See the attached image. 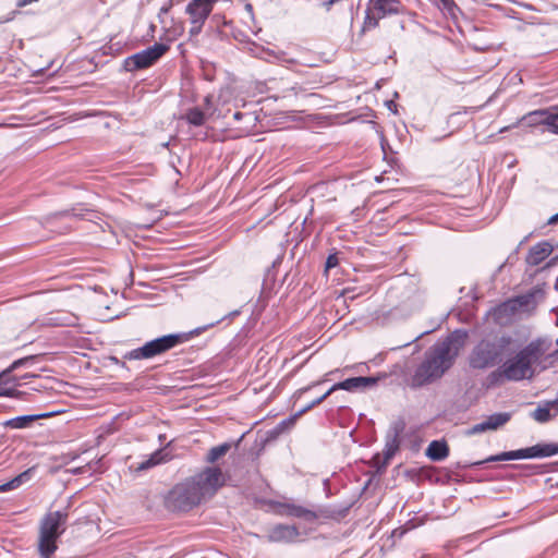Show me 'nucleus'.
I'll return each instance as SVG.
<instances>
[{
  "mask_svg": "<svg viewBox=\"0 0 558 558\" xmlns=\"http://www.w3.org/2000/svg\"><path fill=\"white\" fill-rule=\"evenodd\" d=\"M243 436L236 442H223L218 446L210 448L205 457V461L209 464L217 462L223 456H226L230 449L234 446L238 447L239 442L242 440Z\"/></svg>",
  "mask_w": 558,
  "mask_h": 558,
  "instance_id": "nucleus-21",
  "label": "nucleus"
},
{
  "mask_svg": "<svg viewBox=\"0 0 558 558\" xmlns=\"http://www.w3.org/2000/svg\"><path fill=\"white\" fill-rule=\"evenodd\" d=\"M513 338L510 335L482 339L469 355V365L473 369H486L499 364L509 351Z\"/></svg>",
  "mask_w": 558,
  "mask_h": 558,
  "instance_id": "nucleus-4",
  "label": "nucleus"
},
{
  "mask_svg": "<svg viewBox=\"0 0 558 558\" xmlns=\"http://www.w3.org/2000/svg\"><path fill=\"white\" fill-rule=\"evenodd\" d=\"M211 99H213V96L211 95H207L204 99V105L206 107H209L211 105Z\"/></svg>",
  "mask_w": 558,
  "mask_h": 558,
  "instance_id": "nucleus-43",
  "label": "nucleus"
},
{
  "mask_svg": "<svg viewBox=\"0 0 558 558\" xmlns=\"http://www.w3.org/2000/svg\"><path fill=\"white\" fill-rule=\"evenodd\" d=\"M66 508L48 512L40 521L38 549L43 558H50L57 550V539L64 533Z\"/></svg>",
  "mask_w": 558,
  "mask_h": 558,
  "instance_id": "nucleus-5",
  "label": "nucleus"
},
{
  "mask_svg": "<svg viewBox=\"0 0 558 558\" xmlns=\"http://www.w3.org/2000/svg\"><path fill=\"white\" fill-rule=\"evenodd\" d=\"M405 428V423L403 420L395 421L389 429L388 438L399 440L400 435L403 433Z\"/></svg>",
  "mask_w": 558,
  "mask_h": 558,
  "instance_id": "nucleus-35",
  "label": "nucleus"
},
{
  "mask_svg": "<svg viewBox=\"0 0 558 558\" xmlns=\"http://www.w3.org/2000/svg\"><path fill=\"white\" fill-rule=\"evenodd\" d=\"M195 488H221L225 485L222 471L218 466H206L194 476Z\"/></svg>",
  "mask_w": 558,
  "mask_h": 558,
  "instance_id": "nucleus-11",
  "label": "nucleus"
},
{
  "mask_svg": "<svg viewBox=\"0 0 558 558\" xmlns=\"http://www.w3.org/2000/svg\"><path fill=\"white\" fill-rule=\"evenodd\" d=\"M555 454H558V444H536L532 447L506 451L495 456H490L483 461L473 463V465H482L487 462L546 458Z\"/></svg>",
  "mask_w": 558,
  "mask_h": 558,
  "instance_id": "nucleus-7",
  "label": "nucleus"
},
{
  "mask_svg": "<svg viewBox=\"0 0 558 558\" xmlns=\"http://www.w3.org/2000/svg\"><path fill=\"white\" fill-rule=\"evenodd\" d=\"M301 533L295 525L276 524L269 529L267 538L271 543H293L299 539Z\"/></svg>",
  "mask_w": 558,
  "mask_h": 558,
  "instance_id": "nucleus-12",
  "label": "nucleus"
},
{
  "mask_svg": "<svg viewBox=\"0 0 558 558\" xmlns=\"http://www.w3.org/2000/svg\"><path fill=\"white\" fill-rule=\"evenodd\" d=\"M244 116H245L244 113H242V112H240V111H236V112H234V113H233V119L239 121V120H241Z\"/></svg>",
  "mask_w": 558,
  "mask_h": 558,
  "instance_id": "nucleus-45",
  "label": "nucleus"
},
{
  "mask_svg": "<svg viewBox=\"0 0 558 558\" xmlns=\"http://www.w3.org/2000/svg\"><path fill=\"white\" fill-rule=\"evenodd\" d=\"M191 125L201 126L205 123L206 116L197 107L190 108L183 117Z\"/></svg>",
  "mask_w": 558,
  "mask_h": 558,
  "instance_id": "nucleus-28",
  "label": "nucleus"
},
{
  "mask_svg": "<svg viewBox=\"0 0 558 558\" xmlns=\"http://www.w3.org/2000/svg\"><path fill=\"white\" fill-rule=\"evenodd\" d=\"M509 128H504V129H500V133L507 131Z\"/></svg>",
  "mask_w": 558,
  "mask_h": 558,
  "instance_id": "nucleus-52",
  "label": "nucleus"
},
{
  "mask_svg": "<svg viewBox=\"0 0 558 558\" xmlns=\"http://www.w3.org/2000/svg\"><path fill=\"white\" fill-rule=\"evenodd\" d=\"M245 8H246L247 11H252L253 10L252 4H250V3H247Z\"/></svg>",
  "mask_w": 558,
  "mask_h": 558,
  "instance_id": "nucleus-50",
  "label": "nucleus"
},
{
  "mask_svg": "<svg viewBox=\"0 0 558 558\" xmlns=\"http://www.w3.org/2000/svg\"><path fill=\"white\" fill-rule=\"evenodd\" d=\"M558 409V405H551L546 402L544 407H537L531 414V416L538 423H547L551 418L550 409ZM558 412L556 411L555 415Z\"/></svg>",
  "mask_w": 558,
  "mask_h": 558,
  "instance_id": "nucleus-27",
  "label": "nucleus"
},
{
  "mask_svg": "<svg viewBox=\"0 0 558 558\" xmlns=\"http://www.w3.org/2000/svg\"><path fill=\"white\" fill-rule=\"evenodd\" d=\"M556 343L558 344V339L556 340Z\"/></svg>",
  "mask_w": 558,
  "mask_h": 558,
  "instance_id": "nucleus-57",
  "label": "nucleus"
},
{
  "mask_svg": "<svg viewBox=\"0 0 558 558\" xmlns=\"http://www.w3.org/2000/svg\"><path fill=\"white\" fill-rule=\"evenodd\" d=\"M407 532V529L405 527H399V529H396L393 532H392V536L393 537H398V538H401Z\"/></svg>",
  "mask_w": 558,
  "mask_h": 558,
  "instance_id": "nucleus-41",
  "label": "nucleus"
},
{
  "mask_svg": "<svg viewBox=\"0 0 558 558\" xmlns=\"http://www.w3.org/2000/svg\"><path fill=\"white\" fill-rule=\"evenodd\" d=\"M204 490H167L165 507L169 511H189L201 502Z\"/></svg>",
  "mask_w": 558,
  "mask_h": 558,
  "instance_id": "nucleus-9",
  "label": "nucleus"
},
{
  "mask_svg": "<svg viewBox=\"0 0 558 558\" xmlns=\"http://www.w3.org/2000/svg\"><path fill=\"white\" fill-rule=\"evenodd\" d=\"M558 222V213L551 216L548 220L549 225L557 223Z\"/></svg>",
  "mask_w": 558,
  "mask_h": 558,
  "instance_id": "nucleus-44",
  "label": "nucleus"
},
{
  "mask_svg": "<svg viewBox=\"0 0 558 558\" xmlns=\"http://www.w3.org/2000/svg\"><path fill=\"white\" fill-rule=\"evenodd\" d=\"M207 327L196 328L190 332L169 333L146 342L144 345L131 350L124 357L128 360H146L160 355L177 345L189 341L193 336L199 335Z\"/></svg>",
  "mask_w": 558,
  "mask_h": 558,
  "instance_id": "nucleus-6",
  "label": "nucleus"
},
{
  "mask_svg": "<svg viewBox=\"0 0 558 558\" xmlns=\"http://www.w3.org/2000/svg\"><path fill=\"white\" fill-rule=\"evenodd\" d=\"M379 20H381V19L377 17L375 12H373L372 5L369 4V7L366 10V15H365V20H364V24H363L362 31L365 32L366 29H371V28L377 27L378 23H379Z\"/></svg>",
  "mask_w": 558,
  "mask_h": 558,
  "instance_id": "nucleus-33",
  "label": "nucleus"
},
{
  "mask_svg": "<svg viewBox=\"0 0 558 558\" xmlns=\"http://www.w3.org/2000/svg\"><path fill=\"white\" fill-rule=\"evenodd\" d=\"M550 109H538L531 111L522 117L521 121L525 122L527 126H538V125H545L548 128V121L550 120L551 116Z\"/></svg>",
  "mask_w": 558,
  "mask_h": 558,
  "instance_id": "nucleus-20",
  "label": "nucleus"
},
{
  "mask_svg": "<svg viewBox=\"0 0 558 558\" xmlns=\"http://www.w3.org/2000/svg\"><path fill=\"white\" fill-rule=\"evenodd\" d=\"M379 380V377L376 376H359L347 378L342 381L336 383L330 387V391L337 390H347V391H355L363 390L367 387L375 386Z\"/></svg>",
  "mask_w": 558,
  "mask_h": 558,
  "instance_id": "nucleus-13",
  "label": "nucleus"
},
{
  "mask_svg": "<svg viewBox=\"0 0 558 558\" xmlns=\"http://www.w3.org/2000/svg\"><path fill=\"white\" fill-rule=\"evenodd\" d=\"M32 377H37V375H35V374H25L22 377L12 376L11 377L12 381H11L10 388H11L13 393L12 395H7V397L15 398V399H21V400L24 399V397L26 396V392L19 390L17 387L21 386V380L22 379L32 378Z\"/></svg>",
  "mask_w": 558,
  "mask_h": 558,
  "instance_id": "nucleus-30",
  "label": "nucleus"
},
{
  "mask_svg": "<svg viewBox=\"0 0 558 558\" xmlns=\"http://www.w3.org/2000/svg\"><path fill=\"white\" fill-rule=\"evenodd\" d=\"M296 417L298 416H295V414H294L293 416L279 422L275 427H272L271 429L267 430V433H266V440H275L279 436L284 434L294 424Z\"/></svg>",
  "mask_w": 558,
  "mask_h": 558,
  "instance_id": "nucleus-25",
  "label": "nucleus"
},
{
  "mask_svg": "<svg viewBox=\"0 0 558 558\" xmlns=\"http://www.w3.org/2000/svg\"><path fill=\"white\" fill-rule=\"evenodd\" d=\"M218 0H192L185 8L186 14L190 16L191 28L190 35L197 36L203 28L204 23L210 15L214 4Z\"/></svg>",
  "mask_w": 558,
  "mask_h": 558,
  "instance_id": "nucleus-10",
  "label": "nucleus"
},
{
  "mask_svg": "<svg viewBox=\"0 0 558 558\" xmlns=\"http://www.w3.org/2000/svg\"><path fill=\"white\" fill-rule=\"evenodd\" d=\"M338 263H339V259H338L337 255L330 254L326 259V264H325L326 270L336 267L338 265Z\"/></svg>",
  "mask_w": 558,
  "mask_h": 558,
  "instance_id": "nucleus-39",
  "label": "nucleus"
},
{
  "mask_svg": "<svg viewBox=\"0 0 558 558\" xmlns=\"http://www.w3.org/2000/svg\"><path fill=\"white\" fill-rule=\"evenodd\" d=\"M554 246L547 241L538 242L533 245L526 255V264L530 266H537L545 260L553 252Z\"/></svg>",
  "mask_w": 558,
  "mask_h": 558,
  "instance_id": "nucleus-16",
  "label": "nucleus"
},
{
  "mask_svg": "<svg viewBox=\"0 0 558 558\" xmlns=\"http://www.w3.org/2000/svg\"><path fill=\"white\" fill-rule=\"evenodd\" d=\"M547 130L550 133L558 135V112L551 111L550 120L548 121Z\"/></svg>",
  "mask_w": 558,
  "mask_h": 558,
  "instance_id": "nucleus-38",
  "label": "nucleus"
},
{
  "mask_svg": "<svg viewBox=\"0 0 558 558\" xmlns=\"http://www.w3.org/2000/svg\"><path fill=\"white\" fill-rule=\"evenodd\" d=\"M369 4L373 8V12L380 19L400 14L404 9L399 0H369Z\"/></svg>",
  "mask_w": 558,
  "mask_h": 558,
  "instance_id": "nucleus-14",
  "label": "nucleus"
},
{
  "mask_svg": "<svg viewBox=\"0 0 558 558\" xmlns=\"http://www.w3.org/2000/svg\"><path fill=\"white\" fill-rule=\"evenodd\" d=\"M54 414V412L40 413V414H27L12 417L3 423L4 427L12 429H23L31 426L37 420L47 418Z\"/></svg>",
  "mask_w": 558,
  "mask_h": 558,
  "instance_id": "nucleus-17",
  "label": "nucleus"
},
{
  "mask_svg": "<svg viewBox=\"0 0 558 558\" xmlns=\"http://www.w3.org/2000/svg\"><path fill=\"white\" fill-rule=\"evenodd\" d=\"M551 481H553V478L546 477L544 474H541L535 477L525 478L522 484L526 485V486H537V487L546 486V488H554L555 484Z\"/></svg>",
  "mask_w": 558,
  "mask_h": 558,
  "instance_id": "nucleus-31",
  "label": "nucleus"
},
{
  "mask_svg": "<svg viewBox=\"0 0 558 558\" xmlns=\"http://www.w3.org/2000/svg\"><path fill=\"white\" fill-rule=\"evenodd\" d=\"M430 331H432V330H425V331H424V332H422L420 336H417L415 339H418V338H421L422 336L429 333Z\"/></svg>",
  "mask_w": 558,
  "mask_h": 558,
  "instance_id": "nucleus-49",
  "label": "nucleus"
},
{
  "mask_svg": "<svg viewBox=\"0 0 558 558\" xmlns=\"http://www.w3.org/2000/svg\"><path fill=\"white\" fill-rule=\"evenodd\" d=\"M399 445L400 440L387 437L383 461H379L381 459L379 454L374 457L375 463L378 465V468L385 466L388 463V461L395 456L396 451L399 449Z\"/></svg>",
  "mask_w": 558,
  "mask_h": 558,
  "instance_id": "nucleus-23",
  "label": "nucleus"
},
{
  "mask_svg": "<svg viewBox=\"0 0 558 558\" xmlns=\"http://www.w3.org/2000/svg\"><path fill=\"white\" fill-rule=\"evenodd\" d=\"M12 376L13 375H11L8 369H4L2 373H0V397H7V395L13 393L10 388Z\"/></svg>",
  "mask_w": 558,
  "mask_h": 558,
  "instance_id": "nucleus-32",
  "label": "nucleus"
},
{
  "mask_svg": "<svg viewBox=\"0 0 558 558\" xmlns=\"http://www.w3.org/2000/svg\"><path fill=\"white\" fill-rule=\"evenodd\" d=\"M548 350L546 342L537 338L529 342L512 359L507 360L498 372H493L489 376L494 381L497 376H502L510 381H520L532 373V365L536 363Z\"/></svg>",
  "mask_w": 558,
  "mask_h": 558,
  "instance_id": "nucleus-3",
  "label": "nucleus"
},
{
  "mask_svg": "<svg viewBox=\"0 0 558 558\" xmlns=\"http://www.w3.org/2000/svg\"><path fill=\"white\" fill-rule=\"evenodd\" d=\"M214 493H216V489L211 490L210 496H214Z\"/></svg>",
  "mask_w": 558,
  "mask_h": 558,
  "instance_id": "nucleus-56",
  "label": "nucleus"
},
{
  "mask_svg": "<svg viewBox=\"0 0 558 558\" xmlns=\"http://www.w3.org/2000/svg\"><path fill=\"white\" fill-rule=\"evenodd\" d=\"M543 291L539 288H533L529 292L518 295L515 299L505 303L502 306L505 308L510 307L511 311H515L517 308H523L530 306L537 295H542Z\"/></svg>",
  "mask_w": 558,
  "mask_h": 558,
  "instance_id": "nucleus-18",
  "label": "nucleus"
},
{
  "mask_svg": "<svg viewBox=\"0 0 558 558\" xmlns=\"http://www.w3.org/2000/svg\"><path fill=\"white\" fill-rule=\"evenodd\" d=\"M218 322L209 324L210 327L215 326Z\"/></svg>",
  "mask_w": 558,
  "mask_h": 558,
  "instance_id": "nucleus-54",
  "label": "nucleus"
},
{
  "mask_svg": "<svg viewBox=\"0 0 558 558\" xmlns=\"http://www.w3.org/2000/svg\"><path fill=\"white\" fill-rule=\"evenodd\" d=\"M37 359V355H28L19 360H15L7 369L9 373L20 368V367H29L32 366Z\"/></svg>",
  "mask_w": 558,
  "mask_h": 558,
  "instance_id": "nucleus-34",
  "label": "nucleus"
},
{
  "mask_svg": "<svg viewBox=\"0 0 558 558\" xmlns=\"http://www.w3.org/2000/svg\"><path fill=\"white\" fill-rule=\"evenodd\" d=\"M333 391H330V388L323 395L320 396L319 398L313 400L312 402H310L307 405H305L303 409H301L300 411H298L295 413V416H301L302 414L306 413L307 411H310L311 409H313L314 407L320 404L324 400H326Z\"/></svg>",
  "mask_w": 558,
  "mask_h": 558,
  "instance_id": "nucleus-36",
  "label": "nucleus"
},
{
  "mask_svg": "<svg viewBox=\"0 0 558 558\" xmlns=\"http://www.w3.org/2000/svg\"><path fill=\"white\" fill-rule=\"evenodd\" d=\"M466 332L456 330L441 342H436L424 353V360L415 368L410 386L421 388L439 379L453 364L463 345Z\"/></svg>",
  "mask_w": 558,
  "mask_h": 558,
  "instance_id": "nucleus-1",
  "label": "nucleus"
},
{
  "mask_svg": "<svg viewBox=\"0 0 558 558\" xmlns=\"http://www.w3.org/2000/svg\"><path fill=\"white\" fill-rule=\"evenodd\" d=\"M239 314H240V311H239V310H235V311H233V312H230L226 317H234V316H236V315H239Z\"/></svg>",
  "mask_w": 558,
  "mask_h": 558,
  "instance_id": "nucleus-46",
  "label": "nucleus"
},
{
  "mask_svg": "<svg viewBox=\"0 0 558 558\" xmlns=\"http://www.w3.org/2000/svg\"><path fill=\"white\" fill-rule=\"evenodd\" d=\"M168 9L167 8H161V12H167Z\"/></svg>",
  "mask_w": 558,
  "mask_h": 558,
  "instance_id": "nucleus-53",
  "label": "nucleus"
},
{
  "mask_svg": "<svg viewBox=\"0 0 558 558\" xmlns=\"http://www.w3.org/2000/svg\"><path fill=\"white\" fill-rule=\"evenodd\" d=\"M439 2L442 4L444 9L449 12H452L454 9H457V4L453 0H439Z\"/></svg>",
  "mask_w": 558,
  "mask_h": 558,
  "instance_id": "nucleus-40",
  "label": "nucleus"
},
{
  "mask_svg": "<svg viewBox=\"0 0 558 558\" xmlns=\"http://www.w3.org/2000/svg\"><path fill=\"white\" fill-rule=\"evenodd\" d=\"M558 264V256H555L553 257L551 259H549V262L547 263L546 267H551L554 265Z\"/></svg>",
  "mask_w": 558,
  "mask_h": 558,
  "instance_id": "nucleus-42",
  "label": "nucleus"
},
{
  "mask_svg": "<svg viewBox=\"0 0 558 558\" xmlns=\"http://www.w3.org/2000/svg\"><path fill=\"white\" fill-rule=\"evenodd\" d=\"M422 303V295L418 293V291L415 288H410L400 305L402 311L410 314L413 311L420 308Z\"/></svg>",
  "mask_w": 558,
  "mask_h": 558,
  "instance_id": "nucleus-22",
  "label": "nucleus"
},
{
  "mask_svg": "<svg viewBox=\"0 0 558 558\" xmlns=\"http://www.w3.org/2000/svg\"><path fill=\"white\" fill-rule=\"evenodd\" d=\"M214 493H216V489L211 490L210 496H214Z\"/></svg>",
  "mask_w": 558,
  "mask_h": 558,
  "instance_id": "nucleus-55",
  "label": "nucleus"
},
{
  "mask_svg": "<svg viewBox=\"0 0 558 558\" xmlns=\"http://www.w3.org/2000/svg\"><path fill=\"white\" fill-rule=\"evenodd\" d=\"M368 483H369V481L367 483H365V485L363 486V489L368 488Z\"/></svg>",
  "mask_w": 558,
  "mask_h": 558,
  "instance_id": "nucleus-51",
  "label": "nucleus"
},
{
  "mask_svg": "<svg viewBox=\"0 0 558 558\" xmlns=\"http://www.w3.org/2000/svg\"><path fill=\"white\" fill-rule=\"evenodd\" d=\"M425 454L432 461H442L449 456V446L445 439L433 440L427 446Z\"/></svg>",
  "mask_w": 558,
  "mask_h": 558,
  "instance_id": "nucleus-19",
  "label": "nucleus"
},
{
  "mask_svg": "<svg viewBox=\"0 0 558 558\" xmlns=\"http://www.w3.org/2000/svg\"><path fill=\"white\" fill-rule=\"evenodd\" d=\"M387 105H388V108H389L390 110H392V106H395V107H396V105H395V102H393V101H388V102H387Z\"/></svg>",
  "mask_w": 558,
  "mask_h": 558,
  "instance_id": "nucleus-48",
  "label": "nucleus"
},
{
  "mask_svg": "<svg viewBox=\"0 0 558 558\" xmlns=\"http://www.w3.org/2000/svg\"><path fill=\"white\" fill-rule=\"evenodd\" d=\"M487 430H492L489 424L486 421L473 425L466 430V435H476Z\"/></svg>",
  "mask_w": 558,
  "mask_h": 558,
  "instance_id": "nucleus-37",
  "label": "nucleus"
},
{
  "mask_svg": "<svg viewBox=\"0 0 558 558\" xmlns=\"http://www.w3.org/2000/svg\"><path fill=\"white\" fill-rule=\"evenodd\" d=\"M169 49V46L162 43H155L153 46L136 52L123 61V69L126 72L144 70L156 63Z\"/></svg>",
  "mask_w": 558,
  "mask_h": 558,
  "instance_id": "nucleus-8",
  "label": "nucleus"
},
{
  "mask_svg": "<svg viewBox=\"0 0 558 558\" xmlns=\"http://www.w3.org/2000/svg\"><path fill=\"white\" fill-rule=\"evenodd\" d=\"M168 460V453L163 449H158L148 457H143L141 460L132 462L130 469L134 472L147 471Z\"/></svg>",
  "mask_w": 558,
  "mask_h": 558,
  "instance_id": "nucleus-15",
  "label": "nucleus"
},
{
  "mask_svg": "<svg viewBox=\"0 0 558 558\" xmlns=\"http://www.w3.org/2000/svg\"><path fill=\"white\" fill-rule=\"evenodd\" d=\"M511 418V414L508 412H498L489 415L485 421L489 424L492 430L498 429Z\"/></svg>",
  "mask_w": 558,
  "mask_h": 558,
  "instance_id": "nucleus-29",
  "label": "nucleus"
},
{
  "mask_svg": "<svg viewBox=\"0 0 558 558\" xmlns=\"http://www.w3.org/2000/svg\"><path fill=\"white\" fill-rule=\"evenodd\" d=\"M84 211L88 213L87 209H78L76 207H73L70 209L56 211V213L51 214L50 216H48L47 220L68 218V217H72V218H76V219H85L86 214Z\"/></svg>",
  "mask_w": 558,
  "mask_h": 558,
  "instance_id": "nucleus-26",
  "label": "nucleus"
},
{
  "mask_svg": "<svg viewBox=\"0 0 558 558\" xmlns=\"http://www.w3.org/2000/svg\"><path fill=\"white\" fill-rule=\"evenodd\" d=\"M361 495L362 494L344 504L316 506L313 508L299 506L288 500L260 499L257 500V502L260 504L262 508L266 511H271L278 515L299 518L307 522H314L320 519L340 521L348 515L349 510L359 500Z\"/></svg>",
  "mask_w": 558,
  "mask_h": 558,
  "instance_id": "nucleus-2",
  "label": "nucleus"
},
{
  "mask_svg": "<svg viewBox=\"0 0 558 558\" xmlns=\"http://www.w3.org/2000/svg\"><path fill=\"white\" fill-rule=\"evenodd\" d=\"M319 383H320V381H317V383H315V384H313V385H311V386H307V387L303 388V391H307L308 389H311V387H313V386H315V385H318Z\"/></svg>",
  "mask_w": 558,
  "mask_h": 558,
  "instance_id": "nucleus-47",
  "label": "nucleus"
},
{
  "mask_svg": "<svg viewBox=\"0 0 558 558\" xmlns=\"http://www.w3.org/2000/svg\"><path fill=\"white\" fill-rule=\"evenodd\" d=\"M36 473V468H29L24 472L20 473L11 481L0 484V488H17L21 485L28 483Z\"/></svg>",
  "mask_w": 558,
  "mask_h": 558,
  "instance_id": "nucleus-24",
  "label": "nucleus"
}]
</instances>
